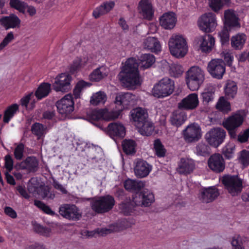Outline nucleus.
<instances>
[{
	"instance_id": "obj_22",
	"label": "nucleus",
	"mask_w": 249,
	"mask_h": 249,
	"mask_svg": "<svg viewBox=\"0 0 249 249\" xmlns=\"http://www.w3.org/2000/svg\"><path fill=\"white\" fill-rule=\"evenodd\" d=\"M59 213L61 216L65 218L67 217L79 218L81 216L79 210L73 204H63L60 205Z\"/></svg>"
},
{
	"instance_id": "obj_55",
	"label": "nucleus",
	"mask_w": 249,
	"mask_h": 249,
	"mask_svg": "<svg viewBox=\"0 0 249 249\" xmlns=\"http://www.w3.org/2000/svg\"><path fill=\"white\" fill-rule=\"evenodd\" d=\"M86 85L87 83L83 81L77 83L73 91V95L75 98H78L80 97L82 90L83 88L86 87Z\"/></svg>"
},
{
	"instance_id": "obj_35",
	"label": "nucleus",
	"mask_w": 249,
	"mask_h": 249,
	"mask_svg": "<svg viewBox=\"0 0 249 249\" xmlns=\"http://www.w3.org/2000/svg\"><path fill=\"white\" fill-rule=\"evenodd\" d=\"M114 6V3L112 1L108 3H105L99 7L97 8L93 12V15L95 18H97L100 16L107 14L110 11Z\"/></svg>"
},
{
	"instance_id": "obj_6",
	"label": "nucleus",
	"mask_w": 249,
	"mask_h": 249,
	"mask_svg": "<svg viewBox=\"0 0 249 249\" xmlns=\"http://www.w3.org/2000/svg\"><path fill=\"white\" fill-rule=\"evenodd\" d=\"M168 45L171 53L177 58L183 57L188 52L186 39L181 35H173Z\"/></svg>"
},
{
	"instance_id": "obj_37",
	"label": "nucleus",
	"mask_w": 249,
	"mask_h": 249,
	"mask_svg": "<svg viewBox=\"0 0 249 249\" xmlns=\"http://www.w3.org/2000/svg\"><path fill=\"white\" fill-rule=\"evenodd\" d=\"M107 95L103 91H98L94 93L90 98V103L94 106L104 104L107 101Z\"/></svg>"
},
{
	"instance_id": "obj_36",
	"label": "nucleus",
	"mask_w": 249,
	"mask_h": 249,
	"mask_svg": "<svg viewBox=\"0 0 249 249\" xmlns=\"http://www.w3.org/2000/svg\"><path fill=\"white\" fill-rule=\"evenodd\" d=\"M47 127L46 125L38 123H36L31 126V131L33 134L37 137L38 140L44 137L46 133Z\"/></svg>"
},
{
	"instance_id": "obj_26",
	"label": "nucleus",
	"mask_w": 249,
	"mask_h": 249,
	"mask_svg": "<svg viewBox=\"0 0 249 249\" xmlns=\"http://www.w3.org/2000/svg\"><path fill=\"white\" fill-rule=\"evenodd\" d=\"M18 168L26 170L29 172H35L38 169V161L35 157H28L21 162L18 165Z\"/></svg>"
},
{
	"instance_id": "obj_52",
	"label": "nucleus",
	"mask_w": 249,
	"mask_h": 249,
	"mask_svg": "<svg viewBox=\"0 0 249 249\" xmlns=\"http://www.w3.org/2000/svg\"><path fill=\"white\" fill-rule=\"evenodd\" d=\"M154 196L148 191H143V206L147 207L154 201Z\"/></svg>"
},
{
	"instance_id": "obj_32",
	"label": "nucleus",
	"mask_w": 249,
	"mask_h": 249,
	"mask_svg": "<svg viewBox=\"0 0 249 249\" xmlns=\"http://www.w3.org/2000/svg\"><path fill=\"white\" fill-rule=\"evenodd\" d=\"M186 118L187 116L184 111L178 109L173 112L170 121L173 125L178 127L184 123Z\"/></svg>"
},
{
	"instance_id": "obj_8",
	"label": "nucleus",
	"mask_w": 249,
	"mask_h": 249,
	"mask_svg": "<svg viewBox=\"0 0 249 249\" xmlns=\"http://www.w3.org/2000/svg\"><path fill=\"white\" fill-rule=\"evenodd\" d=\"M174 89V82L168 77H164L154 85L152 93L154 97L162 98L172 94Z\"/></svg>"
},
{
	"instance_id": "obj_33",
	"label": "nucleus",
	"mask_w": 249,
	"mask_h": 249,
	"mask_svg": "<svg viewBox=\"0 0 249 249\" xmlns=\"http://www.w3.org/2000/svg\"><path fill=\"white\" fill-rule=\"evenodd\" d=\"M237 92L236 83L233 81H227L224 87L225 97L227 99H232L235 97Z\"/></svg>"
},
{
	"instance_id": "obj_18",
	"label": "nucleus",
	"mask_w": 249,
	"mask_h": 249,
	"mask_svg": "<svg viewBox=\"0 0 249 249\" xmlns=\"http://www.w3.org/2000/svg\"><path fill=\"white\" fill-rule=\"evenodd\" d=\"M198 104L197 94L191 93L178 103V108L182 110H193L197 107Z\"/></svg>"
},
{
	"instance_id": "obj_63",
	"label": "nucleus",
	"mask_w": 249,
	"mask_h": 249,
	"mask_svg": "<svg viewBox=\"0 0 249 249\" xmlns=\"http://www.w3.org/2000/svg\"><path fill=\"white\" fill-rule=\"evenodd\" d=\"M4 160L5 167L7 170L10 172L13 168V160L10 155H6Z\"/></svg>"
},
{
	"instance_id": "obj_20",
	"label": "nucleus",
	"mask_w": 249,
	"mask_h": 249,
	"mask_svg": "<svg viewBox=\"0 0 249 249\" xmlns=\"http://www.w3.org/2000/svg\"><path fill=\"white\" fill-rule=\"evenodd\" d=\"M21 20L15 14H11L8 16H3L0 18V25L6 30L9 29L19 28Z\"/></svg>"
},
{
	"instance_id": "obj_34",
	"label": "nucleus",
	"mask_w": 249,
	"mask_h": 249,
	"mask_svg": "<svg viewBox=\"0 0 249 249\" xmlns=\"http://www.w3.org/2000/svg\"><path fill=\"white\" fill-rule=\"evenodd\" d=\"M140 67L143 70L150 68L155 62L154 56L150 53L142 54L139 58Z\"/></svg>"
},
{
	"instance_id": "obj_41",
	"label": "nucleus",
	"mask_w": 249,
	"mask_h": 249,
	"mask_svg": "<svg viewBox=\"0 0 249 249\" xmlns=\"http://www.w3.org/2000/svg\"><path fill=\"white\" fill-rule=\"evenodd\" d=\"M34 231L41 235L45 237H49L52 234V230L50 228L44 227L36 221L32 222Z\"/></svg>"
},
{
	"instance_id": "obj_46",
	"label": "nucleus",
	"mask_w": 249,
	"mask_h": 249,
	"mask_svg": "<svg viewBox=\"0 0 249 249\" xmlns=\"http://www.w3.org/2000/svg\"><path fill=\"white\" fill-rule=\"evenodd\" d=\"M9 4L11 7L15 8L22 14L25 13L27 7L26 3L20 0H10Z\"/></svg>"
},
{
	"instance_id": "obj_4",
	"label": "nucleus",
	"mask_w": 249,
	"mask_h": 249,
	"mask_svg": "<svg viewBox=\"0 0 249 249\" xmlns=\"http://www.w3.org/2000/svg\"><path fill=\"white\" fill-rule=\"evenodd\" d=\"M246 116L245 110H238L223 121L222 125L228 131L231 139H236L237 138L238 129L243 124Z\"/></svg>"
},
{
	"instance_id": "obj_61",
	"label": "nucleus",
	"mask_w": 249,
	"mask_h": 249,
	"mask_svg": "<svg viewBox=\"0 0 249 249\" xmlns=\"http://www.w3.org/2000/svg\"><path fill=\"white\" fill-rule=\"evenodd\" d=\"M214 92L207 91L202 93L201 96L204 104H208L213 99Z\"/></svg>"
},
{
	"instance_id": "obj_11",
	"label": "nucleus",
	"mask_w": 249,
	"mask_h": 249,
	"mask_svg": "<svg viewBox=\"0 0 249 249\" xmlns=\"http://www.w3.org/2000/svg\"><path fill=\"white\" fill-rule=\"evenodd\" d=\"M226 136L225 130L220 127H216L210 130L206 133L205 138L210 145L217 147L224 142Z\"/></svg>"
},
{
	"instance_id": "obj_30",
	"label": "nucleus",
	"mask_w": 249,
	"mask_h": 249,
	"mask_svg": "<svg viewBox=\"0 0 249 249\" xmlns=\"http://www.w3.org/2000/svg\"><path fill=\"white\" fill-rule=\"evenodd\" d=\"M224 24L226 27H237L239 25L238 18L234 10L228 9L224 12Z\"/></svg>"
},
{
	"instance_id": "obj_5",
	"label": "nucleus",
	"mask_w": 249,
	"mask_h": 249,
	"mask_svg": "<svg viewBox=\"0 0 249 249\" xmlns=\"http://www.w3.org/2000/svg\"><path fill=\"white\" fill-rule=\"evenodd\" d=\"M204 80V71L198 66L191 67L185 73L186 84L192 91L197 90Z\"/></svg>"
},
{
	"instance_id": "obj_31",
	"label": "nucleus",
	"mask_w": 249,
	"mask_h": 249,
	"mask_svg": "<svg viewBox=\"0 0 249 249\" xmlns=\"http://www.w3.org/2000/svg\"><path fill=\"white\" fill-rule=\"evenodd\" d=\"M124 186L125 190L130 192H139L144 186V183L136 179L128 178L124 182Z\"/></svg>"
},
{
	"instance_id": "obj_50",
	"label": "nucleus",
	"mask_w": 249,
	"mask_h": 249,
	"mask_svg": "<svg viewBox=\"0 0 249 249\" xmlns=\"http://www.w3.org/2000/svg\"><path fill=\"white\" fill-rule=\"evenodd\" d=\"M103 109L92 110L88 113V118L91 121L103 119Z\"/></svg>"
},
{
	"instance_id": "obj_28",
	"label": "nucleus",
	"mask_w": 249,
	"mask_h": 249,
	"mask_svg": "<svg viewBox=\"0 0 249 249\" xmlns=\"http://www.w3.org/2000/svg\"><path fill=\"white\" fill-rule=\"evenodd\" d=\"M140 13L143 18L151 20L153 17V11L151 3L148 0H141L139 3Z\"/></svg>"
},
{
	"instance_id": "obj_43",
	"label": "nucleus",
	"mask_w": 249,
	"mask_h": 249,
	"mask_svg": "<svg viewBox=\"0 0 249 249\" xmlns=\"http://www.w3.org/2000/svg\"><path fill=\"white\" fill-rule=\"evenodd\" d=\"M51 90V84L43 83L38 88L36 92V96L38 99L47 96Z\"/></svg>"
},
{
	"instance_id": "obj_21",
	"label": "nucleus",
	"mask_w": 249,
	"mask_h": 249,
	"mask_svg": "<svg viewBox=\"0 0 249 249\" xmlns=\"http://www.w3.org/2000/svg\"><path fill=\"white\" fill-rule=\"evenodd\" d=\"M195 168V163L193 160L181 158L178 163L176 171L180 175H187L192 173Z\"/></svg>"
},
{
	"instance_id": "obj_59",
	"label": "nucleus",
	"mask_w": 249,
	"mask_h": 249,
	"mask_svg": "<svg viewBox=\"0 0 249 249\" xmlns=\"http://www.w3.org/2000/svg\"><path fill=\"white\" fill-rule=\"evenodd\" d=\"M249 137V128L241 132L239 135L237 134V140L241 143L245 142L248 141Z\"/></svg>"
},
{
	"instance_id": "obj_56",
	"label": "nucleus",
	"mask_w": 249,
	"mask_h": 249,
	"mask_svg": "<svg viewBox=\"0 0 249 249\" xmlns=\"http://www.w3.org/2000/svg\"><path fill=\"white\" fill-rule=\"evenodd\" d=\"M235 150V146L233 144H228L223 149V153L227 159H231L233 157Z\"/></svg>"
},
{
	"instance_id": "obj_60",
	"label": "nucleus",
	"mask_w": 249,
	"mask_h": 249,
	"mask_svg": "<svg viewBox=\"0 0 249 249\" xmlns=\"http://www.w3.org/2000/svg\"><path fill=\"white\" fill-rule=\"evenodd\" d=\"M14 38L12 32H9L4 37L2 41L0 43V51L2 50Z\"/></svg>"
},
{
	"instance_id": "obj_47",
	"label": "nucleus",
	"mask_w": 249,
	"mask_h": 249,
	"mask_svg": "<svg viewBox=\"0 0 249 249\" xmlns=\"http://www.w3.org/2000/svg\"><path fill=\"white\" fill-rule=\"evenodd\" d=\"M103 119L106 121H111L117 119L120 114L121 110H108L107 108L103 109Z\"/></svg>"
},
{
	"instance_id": "obj_15",
	"label": "nucleus",
	"mask_w": 249,
	"mask_h": 249,
	"mask_svg": "<svg viewBox=\"0 0 249 249\" xmlns=\"http://www.w3.org/2000/svg\"><path fill=\"white\" fill-rule=\"evenodd\" d=\"M71 76L70 74L62 73L55 78L53 85V89L56 91L68 92L71 89Z\"/></svg>"
},
{
	"instance_id": "obj_62",
	"label": "nucleus",
	"mask_w": 249,
	"mask_h": 249,
	"mask_svg": "<svg viewBox=\"0 0 249 249\" xmlns=\"http://www.w3.org/2000/svg\"><path fill=\"white\" fill-rule=\"evenodd\" d=\"M240 159L242 164L245 166L249 164V151L244 150L241 152Z\"/></svg>"
},
{
	"instance_id": "obj_25",
	"label": "nucleus",
	"mask_w": 249,
	"mask_h": 249,
	"mask_svg": "<svg viewBox=\"0 0 249 249\" xmlns=\"http://www.w3.org/2000/svg\"><path fill=\"white\" fill-rule=\"evenodd\" d=\"M219 195L218 189L213 186L202 189L199 197L202 202L210 203L215 199Z\"/></svg>"
},
{
	"instance_id": "obj_12",
	"label": "nucleus",
	"mask_w": 249,
	"mask_h": 249,
	"mask_svg": "<svg viewBox=\"0 0 249 249\" xmlns=\"http://www.w3.org/2000/svg\"><path fill=\"white\" fill-rule=\"evenodd\" d=\"M198 25L200 29L205 33L213 32L217 25L215 14L212 12L204 14L199 18Z\"/></svg>"
},
{
	"instance_id": "obj_64",
	"label": "nucleus",
	"mask_w": 249,
	"mask_h": 249,
	"mask_svg": "<svg viewBox=\"0 0 249 249\" xmlns=\"http://www.w3.org/2000/svg\"><path fill=\"white\" fill-rule=\"evenodd\" d=\"M219 35L220 37L222 44L227 43L229 41V34L227 30L221 31Z\"/></svg>"
},
{
	"instance_id": "obj_3",
	"label": "nucleus",
	"mask_w": 249,
	"mask_h": 249,
	"mask_svg": "<svg viewBox=\"0 0 249 249\" xmlns=\"http://www.w3.org/2000/svg\"><path fill=\"white\" fill-rule=\"evenodd\" d=\"M134 224L133 219H124L120 223L109 225L108 228H98L91 231L83 230L81 231V235L83 238H91L97 235L104 236L111 232L119 231L130 227Z\"/></svg>"
},
{
	"instance_id": "obj_17",
	"label": "nucleus",
	"mask_w": 249,
	"mask_h": 249,
	"mask_svg": "<svg viewBox=\"0 0 249 249\" xmlns=\"http://www.w3.org/2000/svg\"><path fill=\"white\" fill-rule=\"evenodd\" d=\"M209 168L216 173L222 172L225 168V162L223 156L219 153L212 155L208 160Z\"/></svg>"
},
{
	"instance_id": "obj_7",
	"label": "nucleus",
	"mask_w": 249,
	"mask_h": 249,
	"mask_svg": "<svg viewBox=\"0 0 249 249\" xmlns=\"http://www.w3.org/2000/svg\"><path fill=\"white\" fill-rule=\"evenodd\" d=\"M219 180L225 188L232 196L240 194L243 189V181L237 176L224 175Z\"/></svg>"
},
{
	"instance_id": "obj_13",
	"label": "nucleus",
	"mask_w": 249,
	"mask_h": 249,
	"mask_svg": "<svg viewBox=\"0 0 249 249\" xmlns=\"http://www.w3.org/2000/svg\"><path fill=\"white\" fill-rule=\"evenodd\" d=\"M100 129L103 130L111 138H124L125 135V130L124 126L120 123H111L107 127L98 123H93Z\"/></svg>"
},
{
	"instance_id": "obj_10",
	"label": "nucleus",
	"mask_w": 249,
	"mask_h": 249,
	"mask_svg": "<svg viewBox=\"0 0 249 249\" xmlns=\"http://www.w3.org/2000/svg\"><path fill=\"white\" fill-rule=\"evenodd\" d=\"M57 111L64 119L74 110V102L71 94L65 95L56 103Z\"/></svg>"
},
{
	"instance_id": "obj_53",
	"label": "nucleus",
	"mask_w": 249,
	"mask_h": 249,
	"mask_svg": "<svg viewBox=\"0 0 249 249\" xmlns=\"http://www.w3.org/2000/svg\"><path fill=\"white\" fill-rule=\"evenodd\" d=\"M135 193H136L133 196L131 204L128 205V207L131 205H133V204L136 206H143V191H139Z\"/></svg>"
},
{
	"instance_id": "obj_51",
	"label": "nucleus",
	"mask_w": 249,
	"mask_h": 249,
	"mask_svg": "<svg viewBox=\"0 0 249 249\" xmlns=\"http://www.w3.org/2000/svg\"><path fill=\"white\" fill-rule=\"evenodd\" d=\"M102 68L94 70L89 75V79L91 81L98 82L105 77L106 75L101 71Z\"/></svg>"
},
{
	"instance_id": "obj_2",
	"label": "nucleus",
	"mask_w": 249,
	"mask_h": 249,
	"mask_svg": "<svg viewBox=\"0 0 249 249\" xmlns=\"http://www.w3.org/2000/svg\"><path fill=\"white\" fill-rule=\"evenodd\" d=\"M130 119L141 134L148 136L152 134L154 126L146 109L140 107L132 109L130 112Z\"/></svg>"
},
{
	"instance_id": "obj_48",
	"label": "nucleus",
	"mask_w": 249,
	"mask_h": 249,
	"mask_svg": "<svg viewBox=\"0 0 249 249\" xmlns=\"http://www.w3.org/2000/svg\"><path fill=\"white\" fill-rule=\"evenodd\" d=\"M154 148L158 157H163L165 156L166 150L160 139H156L154 141Z\"/></svg>"
},
{
	"instance_id": "obj_23",
	"label": "nucleus",
	"mask_w": 249,
	"mask_h": 249,
	"mask_svg": "<svg viewBox=\"0 0 249 249\" xmlns=\"http://www.w3.org/2000/svg\"><path fill=\"white\" fill-rule=\"evenodd\" d=\"M134 98V96L129 92L120 93L116 95L115 103L120 106L119 110L122 111L133 103Z\"/></svg>"
},
{
	"instance_id": "obj_38",
	"label": "nucleus",
	"mask_w": 249,
	"mask_h": 249,
	"mask_svg": "<svg viewBox=\"0 0 249 249\" xmlns=\"http://www.w3.org/2000/svg\"><path fill=\"white\" fill-rule=\"evenodd\" d=\"M195 152L198 156L206 157L210 154L211 148L206 143L199 142L195 147Z\"/></svg>"
},
{
	"instance_id": "obj_1",
	"label": "nucleus",
	"mask_w": 249,
	"mask_h": 249,
	"mask_svg": "<svg viewBox=\"0 0 249 249\" xmlns=\"http://www.w3.org/2000/svg\"><path fill=\"white\" fill-rule=\"evenodd\" d=\"M139 65L136 59L130 58L120 72L118 76L123 86L128 89H135L142 84L138 71Z\"/></svg>"
},
{
	"instance_id": "obj_14",
	"label": "nucleus",
	"mask_w": 249,
	"mask_h": 249,
	"mask_svg": "<svg viewBox=\"0 0 249 249\" xmlns=\"http://www.w3.org/2000/svg\"><path fill=\"white\" fill-rule=\"evenodd\" d=\"M207 71L213 77L221 79L225 72L224 61L220 59H212L208 63Z\"/></svg>"
},
{
	"instance_id": "obj_9",
	"label": "nucleus",
	"mask_w": 249,
	"mask_h": 249,
	"mask_svg": "<svg viewBox=\"0 0 249 249\" xmlns=\"http://www.w3.org/2000/svg\"><path fill=\"white\" fill-rule=\"evenodd\" d=\"M114 205V198L109 195L94 199L91 203L92 209L99 213L108 212L113 208Z\"/></svg>"
},
{
	"instance_id": "obj_44",
	"label": "nucleus",
	"mask_w": 249,
	"mask_h": 249,
	"mask_svg": "<svg viewBox=\"0 0 249 249\" xmlns=\"http://www.w3.org/2000/svg\"><path fill=\"white\" fill-rule=\"evenodd\" d=\"M230 3V0H208L210 7L215 12L221 10L224 4L229 5Z\"/></svg>"
},
{
	"instance_id": "obj_39",
	"label": "nucleus",
	"mask_w": 249,
	"mask_h": 249,
	"mask_svg": "<svg viewBox=\"0 0 249 249\" xmlns=\"http://www.w3.org/2000/svg\"><path fill=\"white\" fill-rule=\"evenodd\" d=\"M246 37L243 34H237L231 38V44L233 48L236 50L241 49L243 47Z\"/></svg>"
},
{
	"instance_id": "obj_24",
	"label": "nucleus",
	"mask_w": 249,
	"mask_h": 249,
	"mask_svg": "<svg viewBox=\"0 0 249 249\" xmlns=\"http://www.w3.org/2000/svg\"><path fill=\"white\" fill-rule=\"evenodd\" d=\"M151 169V166L146 161L141 159L137 160L134 168L135 175L139 178L147 177Z\"/></svg>"
},
{
	"instance_id": "obj_29",
	"label": "nucleus",
	"mask_w": 249,
	"mask_h": 249,
	"mask_svg": "<svg viewBox=\"0 0 249 249\" xmlns=\"http://www.w3.org/2000/svg\"><path fill=\"white\" fill-rule=\"evenodd\" d=\"M143 46L145 49L157 53L161 51V45L158 39L154 37H147L144 39Z\"/></svg>"
},
{
	"instance_id": "obj_27",
	"label": "nucleus",
	"mask_w": 249,
	"mask_h": 249,
	"mask_svg": "<svg viewBox=\"0 0 249 249\" xmlns=\"http://www.w3.org/2000/svg\"><path fill=\"white\" fill-rule=\"evenodd\" d=\"M176 22V15L173 12L164 14L160 19V25L165 29H173L175 27Z\"/></svg>"
},
{
	"instance_id": "obj_19",
	"label": "nucleus",
	"mask_w": 249,
	"mask_h": 249,
	"mask_svg": "<svg viewBox=\"0 0 249 249\" xmlns=\"http://www.w3.org/2000/svg\"><path fill=\"white\" fill-rule=\"evenodd\" d=\"M199 44L200 49L202 52L209 53L214 47L215 44L214 38L210 35L205 34L199 36L196 38Z\"/></svg>"
},
{
	"instance_id": "obj_57",
	"label": "nucleus",
	"mask_w": 249,
	"mask_h": 249,
	"mask_svg": "<svg viewBox=\"0 0 249 249\" xmlns=\"http://www.w3.org/2000/svg\"><path fill=\"white\" fill-rule=\"evenodd\" d=\"M24 145L23 143H19L16 148L14 154L16 159L20 160L23 158Z\"/></svg>"
},
{
	"instance_id": "obj_58",
	"label": "nucleus",
	"mask_w": 249,
	"mask_h": 249,
	"mask_svg": "<svg viewBox=\"0 0 249 249\" xmlns=\"http://www.w3.org/2000/svg\"><path fill=\"white\" fill-rule=\"evenodd\" d=\"M85 63L86 61H84V63H83L81 58H76L73 61V63L71 66L70 71L71 72H74L81 67H83L85 65Z\"/></svg>"
},
{
	"instance_id": "obj_40",
	"label": "nucleus",
	"mask_w": 249,
	"mask_h": 249,
	"mask_svg": "<svg viewBox=\"0 0 249 249\" xmlns=\"http://www.w3.org/2000/svg\"><path fill=\"white\" fill-rule=\"evenodd\" d=\"M225 98L224 96L220 97L215 107L217 109L223 113H228L231 110V104Z\"/></svg>"
},
{
	"instance_id": "obj_54",
	"label": "nucleus",
	"mask_w": 249,
	"mask_h": 249,
	"mask_svg": "<svg viewBox=\"0 0 249 249\" xmlns=\"http://www.w3.org/2000/svg\"><path fill=\"white\" fill-rule=\"evenodd\" d=\"M183 72L182 67L178 64H173L170 68V73L174 77H178Z\"/></svg>"
},
{
	"instance_id": "obj_42",
	"label": "nucleus",
	"mask_w": 249,
	"mask_h": 249,
	"mask_svg": "<svg viewBox=\"0 0 249 249\" xmlns=\"http://www.w3.org/2000/svg\"><path fill=\"white\" fill-rule=\"evenodd\" d=\"M124 152L127 155L134 154L136 152V143L132 140H124L122 142Z\"/></svg>"
},
{
	"instance_id": "obj_16",
	"label": "nucleus",
	"mask_w": 249,
	"mask_h": 249,
	"mask_svg": "<svg viewBox=\"0 0 249 249\" xmlns=\"http://www.w3.org/2000/svg\"><path fill=\"white\" fill-rule=\"evenodd\" d=\"M183 135L186 142H196L201 137V128L197 124L195 123L191 124L183 131Z\"/></svg>"
},
{
	"instance_id": "obj_45",
	"label": "nucleus",
	"mask_w": 249,
	"mask_h": 249,
	"mask_svg": "<svg viewBox=\"0 0 249 249\" xmlns=\"http://www.w3.org/2000/svg\"><path fill=\"white\" fill-rule=\"evenodd\" d=\"M18 109V106L16 104H13L9 107L5 111L3 121L5 123H8L11 118H12L17 111Z\"/></svg>"
},
{
	"instance_id": "obj_49",
	"label": "nucleus",
	"mask_w": 249,
	"mask_h": 249,
	"mask_svg": "<svg viewBox=\"0 0 249 249\" xmlns=\"http://www.w3.org/2000/svg\"><path fill=\"white\" fill-rule=\"evenodd\" d=\"M38 194L44 199H53L55 197V195L50 192V189L48 186H43L40 188Z\"/></svg>"
}]
</instances>
